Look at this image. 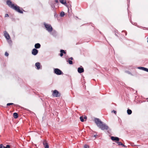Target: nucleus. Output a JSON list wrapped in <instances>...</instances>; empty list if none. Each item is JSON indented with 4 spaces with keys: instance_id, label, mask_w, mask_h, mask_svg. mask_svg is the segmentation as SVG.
Returning <instances> with one entry per match:
<instances>
[{
    "instance_id": "30",
    "label": "nucleus",
    "mask_w": 148,
    "mask_h": 148,
    "mask_svg": "<svg viewBox=\"0 0 148 148\" xmlns=\"http://www.w3.org/2000/svg\"><path fill=\"white\" fill-rule=\"evenodd\" d=\"M113 112L115 114H116V111H115L114 110H113L112 111V112Z\"/></svg>"
},
{
    "instance_id": "33",
    "label": "nucleus",
    "mask_w": 148,
    "mask_h": 148,
    "mask_svg": "<svg viewBox=\"0 0 148 148\" xmlns=\"http://www.w3.org/2000/svg\"><path fill=\"white\" fill-rule=\"evenodd\" d=\"M63 55V53H60V56L62 57V56Z\"/></svg>"
},
{
    "instance_id": "21",
    "label": "nucleus",
    "mask_w": 148,
    "mask_h": 148,
    "mask_svg": "<svg viewBox=\"0 0 148 148\" xmlns=\"http://www.w3.org/2000/svg\"><path fill=\"white\" fill-rule=\"evenodd\" d=\"M80 121H82V122H83L84 121V119L83 118V117L82 116H80Z\"/></svg>"
},
{
    "instance_id": "19",
    "label": "nucleus",
    "mask_w": 148,
    "mask_h": 148,
    "mask_svg": "<svg viewBox=\"0 0 148 148\" xmlns=\"http://www.w3.org/2000/svg\"><path fill=\"white\" fill-rule=\"evenodd\" d=\"M64 15V13L63 12H61L60 13V16L61 17H63Z\"/></svg>"
},
{
    "instance_id": "15",
    "label": "nucleus",
    "mask_w": 148,
    "mask_h": 148,
    "mask_svg": "<svg viewBox=\"0 0 148 148\" xmlns=\"http://www.w3.org/2000/svg\"><path fill=\"white\" fill-rule=\"evenodd\" d=\"M13 116L15 119L17 118L18 117V114L16 112L14 113L13 114Z\"/></svg>"
},
{
    "instance_id": "16",
    "label": "nucleus",
    "mask_w": 148,
    "mask_h": 148,
    "mask_svg": "<svg viewBox=\"0 0 148 148\" xmlns=\"http://www.w3.org/2000/svg\"><path fill=\"white\" fill-rule=\"evenodd\" d=\"M127 112L128 114H131L132 113V111L131 110L128 109L127 111Z\"/></svg>"
},
{
    "instance_id": "18",
    "label": "nucleus",
    "mask_w": 148,
    "mask_h": 148,
    "mask_svg": "<svg viewBox=\"0 0 148 148\" xmlns=\"http://www.w3.org/2000/svg\"><path fill=\"white\" fill-rule=\"evenodd\" d=\"M69 62V63L70 64H73V62L71 60H70L69 59H68V60L67 61Z\"/></svg>"
},
{
    "instance_id": "9",
    "label": "nucleus",
    "mask_w": 148,
    "mask_h": 148,
    "mask_svg": "<svg viewBox=\"0 0 148 148\" xmlns=\"http://www.w3.org/2000/svg\"><path fill=\"white\" fill-rule=\"evenodd\" d=\"M4 36L8 40L10 38L9 34L6 31L4 32Z\"/></svg>"
},
{
    "instance_id": "5",
    "label": "nucleus",
    "mask_w": 148,
    "mask_h": 148,
    "mask_svg": "<svg viewBox=\"0 0 148 148\" xmlns=\"http://www.w3.org/2000/svg\"><path fill=\"white\" fill-rule=\"evenodd\" d=\"M53 95L56 97H59L60 96V94L59 93V92L56 90H55L53 93Z\"/></svg>"
},
{
    "instance_id": "23",
    "label": "nucleus",
    "mask_w": 148,
    "mask_h": 148,
    "mask_svg": "<svg viewBox=\"0 0 148 148\" xmlns=\"http://www.w3.org/2000/svg\"><path fill=\"white\" fill-rule=\"evenodd\" d=\"M144 68V67H138V69H140L142 70H143Z\"/></svg>"
},
{
    "instance_id": "22",
    "label": "nucleus",
    "mask_w": 148,
    "mask_h": 148,
    "mask_svg": "<svg viewBox=\"0 0 148 148\" xmlns=\"http://www.w3.org/2000/svg\"><path fill=\"white\" fill-rule=\"evenodd\" d=\"M3 148H10V145H7L6 147H3Z\"/></svg>"
},
{
    "instance_id": "31",
    "label": "nucleus",
    "mask_w": 148,
    "mask_h": 148,
    "mask_svg": "<svg viewBox=\"0 0 148 148\" xmlns=\"http://www.w3.org/2000/svg\"><path fill=\"white\" fill-rule=\"evenodd\" d=\"M97 136V135H94V136H93V135L92 136V137H95V138H96V137Z\"/></svg>"
},
{
    "instance_id": "13",
    "label": "nucleus",
    "mask_w": 148,
    "mask_h": 148,
    "mask_svg": "<svg viewBox=\"0 0 148 148\" xmlns=\"http://www.w3.org/2000/svg\"><path fill=\"white\" fill-rule=\"evenodd\" d=\"M40 45L39 43L36 44L34 46L35 47L36 49H39L40 48Z\"/></svg>"
},
{
    "instance_id": "27",
    "label": "nucleus",
    "mask_w": 148,
    "mask_h": 148,
    "mask_svg": "<svg viewBox=\"0 0 148 148\" xmlns=\"http://www.w3.org/2000/svg\"><path fill=\"white\" fill-rule=\"evenodd\" d=\"M84 148H89V147L88 146L85 145L84 147Z\"/></svg>"
},
{
    "instance_id": "24",
    "label": "nucleus",
    "mask_w": 148,
    "mask_h": 148,
    "mask_svg": "<svg viewBox=\"0 0 148 148\" xmlns=\"http://www.w3.org/2000/svg\"><path fill=\"white\" fill-rule=\"evenodd\" d=\"M13 104H14V103H8L7 104V106H10V105H13Z\"/></svg>"
},
{
    "instance_id": "14",
    "label": "nucleus",
    "mask_w": 148,
    "mask_h": 148,
    "mask_svg": "<svg viewBox=\"0 0 148 148\" xmlns=\"http://www.w3.org/2000/svg\"><path fill=\"white\" fill-rule=\"evenodd\" d=\"M35 66L37 67V69H39L40 68V63L39 62H37L35 64Z\"/></svg>"
},
{
    "instance_id": "4",
    "label": "nucleus",
    "mask_w": 148,
    "mask_h": 148,
    "mask_svg": "<svg viewBox=\"0 0 148 148\" xmlns=\"http://www.w3.org/2000/svg\"><path fill=\"white\" fill-rule=\"evenodd\" d=\"M54 72L57 75H60L63 74L61 70L58 68L54 69Z\"/></svg>"
},
{
    "instance_id": "17",
    "label": "nucleus",
    "mask_w": 148,
    "mask_h": 148,
    "mask_svg": "<svg viewBox=\"0 0 148 148\" xmlns=\"http://www.w3.org/2000/svg\"><path fill=\"white\" fill-rule=\"evenodd\" d=\"M116 142V143H118V144L119 145H122L124 147H125V146L121 142H119L118 141V142Z\"/></svg>"
},
{
    "instance_id": "8",
    "label": "nucleus",
    "mask_w": 148,
    "mask_h": 148,
    "mask_svg": "<svg viewBox=\"0 0 148 148\" xmlns=\"http://www.w3.org/2000/svg\"><path fill=\"white\" fill-rule=\"evenodd\" d=\"M111 140L113 141H116V142H118L119 141V138L117 137L111 136Z\"/></svg>"
},
{
    "instance_id": "25",
    "label": "nucleus",
    "mask_w": 148,
    "mask_h": 148,
    "mask_svg": "<svg viewBox=\"0 0 148 148\" xmlns=\"http://www.w3.org/2000/svg\"><path fill=\"white\" fill-rule=\"evenodd\" d=\"M148 69H147V68H145V67L144 68V69H143V71H145L147 72L148 71Z\"/></svg>"
},
{
    "instance_id": "7",
    "label": "nucleus",
    "mask_w": 148,
    "mask_h": 148,
    "mask_svg": "<svg viewBox=\"0 0 148 148\" xmlns=\"http://www.w3.org/2000/svg\"><path fill=\"white\" fill-rule=\"evenodd\" d=\"M45 148H49V145L46 140H44L43 143Z\"/></svg>"
},
{
    "instance_id": "37",
    "label": "nucleus",
    "mask_w": 148,
    "mask_h": 148,
    "mask_svg": "<svg viewBox=\"0 0 148 148\" xmlns=\"http://www.w3.org/2000/svg\"><path fill=\"white\" fill-rule=\"evenodd\" d=\"M125 35H127V33H126L125 34Z\"/></svg>"
},
{
    "instance_id": "36",
    "label": "nucleus",
    "mask_w": 148,
    "mask_h": 148,
    "mask_svg": "<svg viewBox=\"0 0 148 148\" xmlns=\"http://www.w3.org/2000/svg\"><path fill=\"white\" fill-rule=\"evenodd\" d=\"M127 73H128L129 74H130V73L128 71L127 72Z\"/></svg>"
},
{
    "instance_id": "11",
    "label": "nucleus",
    "mask_w": 148,
    "mask_h": 148,
    "mask_svg": "<svg viewBox=\"0 0 148 148\" xmlns=\"http://www.w3.org/2000/svg\"><path fill=\"white\" fill-rule=\"evenodd\" d=\"M78 72L79 73H81L84 72V69L83 68L79 67L78 69Z\"/></svg>"
},
{
    "instance_id": "20",
    "label": "nucleus",
    "mask_w": 148,
    "mask_h": 148,
    "mask_svg": "<svg viewBox=\"0 0 148 148\" xmlns=\"http://www.w3.org/2000/svg\"><path fill=\"white\" fill-rule=\"evenodd\" d=\"M60 53H64V54H66V52L64 50H61L60 51Z\"/></svg>"
},
{
    "instance_id": "3",
    "label": "nucleus",
    "mask_w": 148,
    "mask_h": 148,
    "mask_svg": "<svg viewBox=\"0 0 148 148\" xmlns=\"http://www.w3.org/2000/svg\"><path fill=\"white\" fill-rule=\"evenodd\" d=\"M45 27L46 28V29L49 32H51L53 30V28L51 25L45 23H44Z\"/></svg>"
},
{
    "instance_id": "29",
    "label": "nucleus",
    "mask_w": 148,
    "mask_h": 148,
    "mask_svg": "<svg viewBox=\"0 0 148 148\" xmlns=\"http://www.w3.org/2000/svg\"><path fill=\"white\" fill-rule=\"evenodd\" d=\"M9 17V15L8 14H6L5 15V17Z\"/></svg>"
},
{
    "instance_id": "26",
    "label": "nucleus",
    "mask_w": 148,
    "mask_h": 148,
    "mask_svg": "<svg viewBox=\"0 0 148 148\" xmlns=\"http://www.w3.org/2000/svg\"><path fill=\"white\" fill-rule=\"evenodd\" d=\"M5 56H8L9 55V54L7 52H6L5 53Z\"/></svg>"
},
{
    "instance_id": "12",
    "label": "nucleus",
    "mask_w": 148,
    "mask_h": 148,
    "mask_svg": "<svg viewBox=\"0 0 148 148\" xmlns=\"http://www.w3.org/2000/svg\"><path fill=\"white\" fill-rule=\"evenodd\" d=\"M51 34L54 36H56L57 35V32L55 30H53L51 32H50Z\"/></svg>"
},
{
    "instance_id": "1",
    "label": "nucleus",
    "mask_w": 148,
    "mask_h": 148,
    "mask_svg": "<svg viewBox=\"0 0 148 148\" xmlns=\"http://www.w3.org/2000/svg\"><path fill=\"white\" fill-rule=\"evenodd\" d=\"M95 122L98 127L102 130H107L109 128L108 126L105 124H103L98 118H95Z\"/></svg>"
},
{
    "instance_id": "6",
    "label": "nucleus",
    "mask_w": 148,
    "mask_h": 148,
    "mask_svg": "<svg viewBox=\"0 0 148 148\" xmlns=\"http://www.w3.org/2000/svg\"><path fill=\"white\" fill-rule=\"evenodd\" d=\"M38 52V51L36 49H34L32 51V54L34 55H36Z\"/></svg>"
},
{
    "instance_id": "35",
    "label": "nucleus",
    "mask_w": 148,
    "mask_h": 148,
    "mask_svg": "<svg viewBox=\"0 0 148 148\" xmlns=\"http://www.w3.org/2000/svg\"><path fill=\"white\" fill-rule=\"evenodd\" d=\"M84 119H87V117L86 116H84Z\"/></svg>"
},
{
    "instance_id": "2",
    "label": "nucleus",
    "mask_w": 148,
    "mask_h": 148,
    "mask_svg": "<svg viewBox=\"0 0 148 148\" xmlns=\"http://www.w3.org/2000/svg\"><path fill=\"white\" fill-rule=\"evenodd\" d=\"M6 3L10 7L15 10L16 12L21 14L23 13V10L24 11V10L22 9V10H21L20 9V7L19 6L17 5L15 6L12 3V1L10 0H7Z\"/></svg>"
},
{
    "instance_id": "28",
    "label": "nucleus",
    "mask_w": 148,
    "mask_h": 148,
    "mask_svg": "<svg viewBox=\"0 0 148 148\" xmlns=\"http://www.w3.org/2000/svg\"><path fill=\"white\" fill-rule=\"evenodd\" d=\"M4 147L3 146V145L2 144H1L0 145V148H3V147Z\"/></svg>"
},
{
    "instance_id": "10",
    "label": "nucleus",
    "mask_w": 148,
    "mask_h": 148,
    "mask_svg": "<svg viewBox=\"0 0 148 148\" xmlns=\"http://www.w3.org/2000/svg\"><path fill=\"white\" fill-rule=\"evenodd\" d=\"M59 1L62 4H64L66 6H67V4L65 0H59Z\"/></svg>"
},
{
    "instance_id": "34",
    "label": "nucleus",
    "mask_w": 148,
    "mask_h": 148,
    "mask_svg": "<svg viewBox=\"0 0 148 148\" xmlns=\"http://www.w3.org/2000/svg\"><path fill=\"white\" fill-rule=\"evenodd\" d=\"M55 1L56 3H58V0H55Z\"/></svg>"
},
{
    "instance_id": "32",
    "label": "nucleus",
    "mask_w": 148,
    "mask_h": 148,
    "mask_svg": "<svg viewBox=\"0 0 148 148\" xmlns=\"http://www.w3.org/2000/svg\"><path fill=\"white\" fill-rule=\"evenodd\" d=\"M68 59H71V60H73V58L72 57H71L70 58H69Z\"/></svg>"
}]
</instances>
